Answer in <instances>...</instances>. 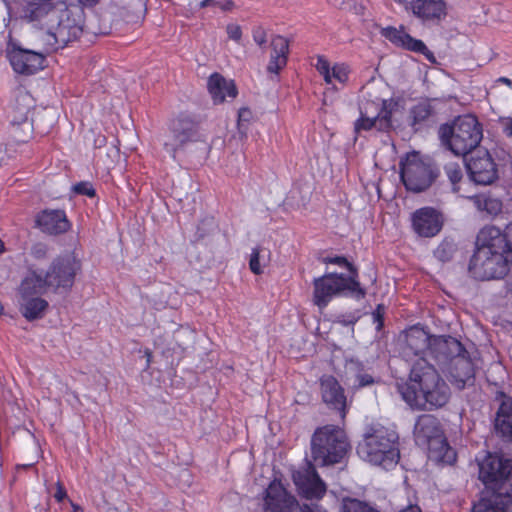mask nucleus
<instances>
[{"mask_svg": "<svg viewBox=\"0 0 512 512\" xmlns=\"http://www.w3.org/2000/svg\"><path fill=\"white\" fill-rule=\"evenodd\" d=\"M438 134L443 146L457 156H466L479 146L483 128L476 116L466 114L442 124Z\"/></svg>", "mask_w": 512, "mask_h": 512, "instance_id": "7", "label": "nucleus"}, {"mask_svg": "<svg viewBox=\"0 0 512 512\" xmlns=\"http://www.w3.org/2000/svg\"><path fill=\"white\" fill-rule=\"evenodd\" d=\"M81 262L74 256L66 254L54 258L48 268L43 271L34 265L28 266L25 283L27 288H43L55 294L71 291L77 274L81 271Z\"/></svg>", "mask_w": 512, "mask_h": 512, "instance_id": "3", "label": "nucleus"}, {"mask_svg": "<svg viewBox=\"0 0 512 512\" xmlns=\"http://www.w3.org/2000/svg\"><path fill=\"white\" fill-rule=\"evenodd\" d=\"M399 512H422L418 505H409L406 508L400 510Z\"/></svg>", "mask_w": 512, "mask_h": 512, "instance_id": "56", "label": "nucleus"}, {"mask_svg": "<svg viewBox=\"0 0 512 512\" xmlns=\"http://www.w3.org/2000/svg\"><path fill=\"white\" fill-rule=\"evenodd\" d=\"M441 101L437 98H422L410 108V125L415 132L436 122Z\"/></svg>", "mask_w": 512, "mask_h": 512, "instance_id": "22", "label": "nucleus"}, {"mask_svg": "<svg viewBox=\"0 0 512 512\" xmlns=\"http://www.w3.org/2000/svg\"><path fill=\"white\" fill-rule=\"evenodd\" d=\"M262 251L263 250L260 247H256L252 250V253L250 255L249 268L256 275H260L263 273V268L260 263V259L263 258V256L261 255Z\"/></svg>", "mask_w": 512, "mask_h": 512, "instance_id": "42", "label": "nucleus"}, {"mask_svg": "<svg viewBox=\"0 0 512 512\" xmlns=\"http://www.w3.org/2000/svg\"><path fill=\"white\" fill-rule=\"evenodd\" d=\"M450 375L459 389L474 385L475 369L468 352L450 362Z\"/></svg>", "mask_w": 512, "mask_h": 512, "instance_id": "27", "label": "nucleus"}, {"mask_svg": "<svg viewBox=\"0 0 512 512\" xmlns=\"http://www.w3.org/2000/svg\"><path fill=\"white\" fill-rule=\"evenodd\" d=\"M73 192L78 195H85L90 198H93L96 196V190L94 189L92 183L88 181H81L76 183L73 188Z\"/></svg>", "mask_w": 512, "mask_h": 512, "instance_id": "43", "label": "nucleus"}, {"mask_svg": "<svg viewBox=\"0 0 512 512\" xmlns=\"http://www.w3.org/2000/svg\"><path fill=\"white\" fill-rule=\"evenodd\" d=\"M313 286V302L319 308L326 307L334 296H349L361 300L367 294L359 280L346 277V274L343 273H326L315 278Z\"/></svg>", "mask_w": 512, "mask_h": 512, "instance_id": "9", "label": "nucleus"}, {"mask_svg": "<svg viewBox=\"0 0 512 512\" xmlns=\"http://www.w3.org/2000/svg\"><path fill=\"white\" fill-rule=\"evenodd\" d=\"M252 117V112L249 108H241L238 112V121L240 122H248Z\"/></svg>", "mask_w": 512, "mask_h": 512, "instance_id": "53", "label": "nucleus"}, {"mask_svg": "<svg viewBox=\"0 0 512 512\" xmlns=\"http://www.w3.org/2000/svg\"><path fill=\"white\" fill-rule=\"evenodd\" d=\"M371 105H374V101H366L359 106L360 117L354 122V133L356 135L362 131H370L373 128L378 131L377 116L369 113V106Z\"/></svg>", "mask_w": 512, "mask_h": 512, "instance_id": "36", "label": "nucleus"}, {"mask_svg": "<svg viewBox=\"0 0 512 512\" xmlns=\"http://www.w3.org/2000/svg\"><path fill=\"white\" fill-rule=\"evenodd\" d=\"M200 7H219L224 11H229L234 7V3L231 0H203L200 2Z\"/></svg>", "mask_w": 512, "mask_h": 512, "instance_id": "45", "label": "nucleus"}, {"mask_svg": "<svg viewBox=\"0 0 512 512\" xmlns=\"http://www.w3.org/2000/svg\"><path fill=\"white\" fill-rule=\"evenodd\" d=\"M340 512H379L368 503L356 498L345 497L341 502Z\"/></svg>", "mask_w": 512, "mask_h": 512, "instance_id": "39", "label": "nucleus"}, {"mask_svg": "<svg viewBox=\"0 0 512 512\" xmlns=\"http://www.w3.org/2000/svg\"><path fill=\"white\" fill-rule=\"evenodd\" d=\"M8 58L13 70L21 75H33L45 67V54L14 46L8 52Z\"/></svg>", "mask_w": 512, "mask_h": 512, "instance_id": "16", "label": "nucleus"}, {"mask_svg": "<svg viewBox=\"0 0 512 512\" xmlns=\"http://www.w3.org/2000/svg\"><path fill=\"white\" fill-rule=\"evenodd\" d=\"M425 448H427L428 457L432 461L449 465L456 461V451L449 445L445 435L440 437V439L434 440Z\"/></svg>", "mask_w": 512, "mask_h": 512, "instance_id": "34", "label": "nucleus"}, {"mask_svg": "<svg viewBox=\"0 0 512 512\" xmlns=\"http://www.w3.org/2000/svg\"><path fill=\"white\" fill-rule=\"evenodd\" d=\"M316 467L312 462H307L304 471H298L293 475L299 492L307 499H319L326 492V485L318 475Z\"/></svg>", "mask_w": 512, "mask_h": 512, "instance_id": "19", "label": "nucleus"}, {"mask_svg": "<svg viewBox=\"0 0 512 512\" xmlns=\"http://www.w3.org/2000/svg\"><path fill=\"white\" fill-rule=\"evenodd\" d=\"M145 355L147 357V366H149L150 362H151V358H152V352L150 350H146L145 351Z\"/></svg>", "mask_w": 512, "mask_h": 512, "instance_id": "59", "label": "nucleus"}, {"mask_svg": "<svg viewBox=\"0 0 512 512\" xmlns=\"http://www.w3.org/2000/svg\"><path fill=\"white\" fill-rule=\"evenodd\" d=\"M495 401L499 402L494 420L495 433L504 443L512 446V396L498 391Z\"/></svg>", "mask_w": 512, "mask_h": 512, "instance_id": "21", "label": "nucleus"}, {"mask_svg": "<svg viewBox=\"0 0 512 512\" xmlns=\"http://www.w3.org/2000/svg\"><path fill=\"white\" fill-rule=\"evenodd\" d=\"M504 133L506 136L511 137L512 136V118L508 120V122L504 126Z\"/></svg>", "mask_w": 512, "mask_h": 512, "instance_id": "55", "label": "nucleus"}, {"mask_svg": "<svg viewBox=\"0 0 512 512\" xmlns=\"http://www.w3.org/2000/svg\"><path fill=\"white\" fill-rule=\"evenodd\" d=\"M512 233L506 228L483 227L476 237L475 250L470 258L468 273L475 280L503 279L511 270Z\"/></svg>", "mask_w": 512, "mask_h": 512, "instance_id": "1", "label": "nucleus"}, {"mask_svg": "<svg viewBox=\"0 0 512 512\" xmlns=\"http://www.w3.org/2000/svg\"><path fill=\"white\" fill-rule=\"evenodd\" d=\"M33 106V97L28 92L19 91L15 96L8 115L11 124L13 126L24 125L27 129H30L29 115Z\"/></svg>", "mask_w": 512, "mask_h": 512, "instance_id": "28", "label": "nucleus"}, {"mask_svg": "<svg viewBox=\"0 0 512 512\" xmlns=\"http://www.w3.org/2000/svg\"><path fill=\"white\" fill-rule=\"evenodd\" d=\"M506 231H507V234L508 233H512V223H510V224H508L506 226ZM510 246H511V250H512V241H511V245Z\"/></svg>", "mask_w": 512, "mask_h": 512, "instance_id": "61", "label": "nucleus"}, {"mask_svg": "<svg viewBox=\"0 0 512 512\" xmlns=\"http://www.w3.org/2000/svg\"><path fill=\"white\" fill-rule=\"evenodd\" d=\"M270 45L272 48V53L270 56L269 64L267 66V72L278 74L280 70H282L287 64L289 54V41L281 35H275L271 39Z\"/></svg>", "mask_w": 512, "mask_h": 512, "instance_id": "31", "label": "nucleus"}, {"mask_svg": "<svg viewBox=\"0 0 512 512\" xmlns=\"http://www.w3.org/2000/svg\"><path fill=\"white\" fill-rule=\"evenodd\" d=\"M360 319L355 313L340 314L337 316L336 322L343 326H353Z\"/></svg>", "mask_w": 512, "mask_h": 512, "instance_id": "50", "label": "nucleus"}, {"mask_svg": "<svg viewBox=\"0 0 512 512\" xmlns=\"http://www.w3.org/2000/svg\"><path fill=\"white\" fill-rule=\"evenodd\" d=\"M26 281V274L21 280L18 287V294L20 296V312L27 321H35L42 319L49 308V303L40 296L46 294L47 291L43 288L29 289L30 286Z\"/></svg>", "mask_w": 512, "mask_h": 512, "instance_id": "15", "label": "nucleus"}, {"mask_svg": "<svg viewBox=\"0 0 512 512\" xmlns=\"http://www.w3.org/2000/svg\"><path fill=\"white\" fill-rule=\"evenodd\" d=\"M218 226L213 217H206L202 219L194 234V241L200 242L211 237L217 230Z\"/></svg>", "mask_w": 512, "mask_h": 512, "instance_id": "38", "label": "nucleus"}, {"mask_svg": "<svg viewBox=\"0 0 512 512\" xmlns=\"http://www.w3.org/2000/svg\"><path fill=\"white\" fill-rule=\"evenodd\" d=\"M465 166L470 180L477 185H492L499 179L498 165L487 150L477 151L465 160Z\"/></svg>", "mask_w": 512, "mask_h": 512, "instance_id": "13", "label": "nucleus"}, {"mask_svg": "<svg viewBox=\"0 0 512 512\" xmlns=\"http://www.w3.org/2000/svg\"><path fill=\"white\" fill-rule=\"evenodd\" d=\"M399 175L407 191L421 193L435 183L440 169L430 156L413 150L400 158Z\"/></svg>", "mask_w": 512, "mask_h": 512, "instance_id": "8", "label": "nucleus"}, {"mask_svg": "<svg viewBox=\"0 0 512 512\" xmlns=\"http://www.w3.org/2000/svg\"><path fill=\"white\" fill-rule=\"evenodd\" d=\"M369 113L375 114V107L374 106H369Z\"/></svg>", "mask_w": 512, "mask_h": 512, "instance_id": "63", "label": "nucleus"}, {"mask_svg": "<svg viewBox=\"0 0 512 512\" xmlns=\"http://www.w3.org/2000/svg\"><path fill=\"white\" fill-rule=\"evenodd\" d=\"M398 391L412 409L421 411L442 408L451 396L449 385L423 357L412 364L408 380L398 385Z\"/></svg>", "mask_w": 512, "mask_h": 512, "instance_id": "2", "label": "nucleus"}, {"mask_svg": "<svg viewBox=\"0 0 512 512\" xmlns=\"http://www.w3.org/2000/svg\"><path fill=\"white\" fill-rule=\"evenodd\" d=\"M99 0H79L80 3L84 5H94L98 3Z\"/></svg>", "mask_w": 512, "mask_h": 512, "instance_id": "57", "label": "nucleus"}, {"mask_svg": "<svg viewBox=\"0 0 512 512\" xmlns=\"http://www.w3.org/2000/svg\"><path fill=\"white\" fill-rule=\"evenodd\" d=\"M433 336L419 326H412L405 331L404 352L418 356L425 351H431Z\"/></svg>", "mask_w": 512, "mask_h": 512, "instance_id": "29", "label": "nucleus"}, {"mask_svg": "<svg viewBox=\"0 0 512 512\" xmlns=\"http://www.w3.org/2000/svg\"><path fill=\"white\" fill-rule=\"evenodd\" d=\"M509 290L512 292V281L509 283Z\"/></svg>", "mask_w": 512, "mask_h": 512, "instance_id": "64", "label": "nucleus"}, {"mask_svg": "<svg viewBox=\"0 0 512 512\" xmlns=\"http://www.w3.org/2000/svg\"><path fill=\"white\" fill-rule=\"evenodd\" d=\"M25 5L21 8L20 18L39 29L48 28V23L57 14V7L51 0H24Z\"/></svg>", "mask_w": 512, "mask_h": 512, "instance_id": "18", "label": "nucleus"}, {"mask_svg": "<svg viewBox=\"0 0 512 512\" xmlns=\"http://www.w3.org/2000/svg\"><path fill=\"white\" fill-rule=\"evenodd\" d=\"M445 216L442 211L425 206L415 210L411 214V228L420 238H433L443 229Z\"/></svg>", "mask_w": 512, "mask_h": 512, "instance_id": "14", "label": "nucleus"}, {"mask_svg": "<svg viewBox=\"0 0 512 512\" xmlns=\"http://www.w3.org/2000/svg\"><path fill=\"white\" fill-rule=\"evenodd\" d=\"M228 37L236 42H240L242 38V29L237 24H228L226 27Z\"/></svg>", "mask_w": 512, "mask_h": 512, "instance_id": "52", "label": "nucleus"}, {"mask_svg": "<svg viewBox=\"0 0 512 512\" xmlns=\"http://www.w3.org/2000/svg\"><path fill=\"white\" fill-rule=\"evenodd\" d=\"M411 7L414 15L423 20L440 19L445 15V3L442 0H414Z\"/></svg>", "mask_w": 512, "mask_h": 512, "instance_id": "33", "label": "nucleus"}, {"mask_svg": "<svg viewBox=\"0 0 512 512\" xmlns=\"http://www.w3.org/2000/svg\"><path fill=\"white\" fill-rule=\"evenodd\" d=\"M484 209L490 214H498L502 209V202L498 199L487 198L484 200Z\"/></svg>", "mask_w": 512, "mask_h": 512, "instance_id": "49", "label": "nucleus"}, {"mask_svg": "<svg viewBox=\"0 0 512 512\" xmlns=\"http://www.w3.org/2000/svg\"><path fill=\"white\" fill-rule=\"evenodd\" d=\"M319 385L322 401L329 409L339 413L341 418H345L348 409L347 397L340 382L333 375H323L319 379Z\"/></svg>", "mask_w": 512, "mask_h": 512, "instance_id": "17", "label": "nucleus"}, {"mask_svg": "<svg viewBox=\"0 0 512 512\" xmlns=\"http://www.w3.org/2000/svg\"><path fill=\"white\" fill-rule=\"evenodd\" d=\"M83 10L80 7L57 8V14L47 28V42L53 49L64 48L83 33Z\"/></svg>", "mask_w": 512, "mask_h": 512, "instance_id": "10", "label": "nucleus"}, {"mask_svg": "<svg viewBox=\"0 0 512 512\" xmlns=\"http://www.w3.org/2000/svg\"><path fill=\"white\" fill-rule=\"evenodd\" d=\"M207 87L215 104L223 103L226 97L234 99L238 94L234 81H227L219 73H214L209 77Z\"/></svg>", "mask_w": 512, "mask_h": 512, "instance_id": "30", "label": "nucleus"}, {"mask_svg": "<svg viewBox=\"0 0 512 512\" xmlns=\"http://www.w3.org/2000/svg\"><path fill=\"white\" fill-rule=\"evenodd\" d=\"M253 39L260 46L264 47L267 42L266 31L263 27L257 26L253 29Z\"/></svg>", "mask_w": 512, "mask_h": 512, "instance_id": "51", "label": "nucleus"}, {"mask_svg": "<svg viewBox=\"0 0 512 512\" xmlns=\"http://www.w3.org/2000/svg\"><path fill=\"white\" fill-rule=\"evenodd\" d=\"M73 512H83L82 508L78 505L72 504Z\"/></svg>", "mask_w": 512, "mask_h": 512, "instance_id": "60", "label": "nucleus"}, {"mask_svg": "<svg viewBox=\"0 0 512 512\" xmlns=\"http://www.w3.org/2000/svg\"><path fill=\"white\" fill-rule=\"evenodd\" d=\"M35 226L45 234L60 235L71 228V223L64 210L44 209L37 213Z\"/></svg>", "mask_w": 512, "mask_h": 512, "instance_id": "24", "label": "nucleus"}, {"mask_svg": "<svg viewBox=\"0 0 512 512\" xmlns=\"http://www.w3.org/2000/svg\"><path fill=\"white\" fill-rule=\"evenodd\" d=\"M459 248L455 239L451 236L444 237L433 251L434 258L442 264L452 262Z\"/></svg>", "mask_w": 512, "mask_h": 512, "instance_id": "37", "label": "nucleus"}, {"mask_svg": "<svg viewBox=\"0 0 512 512\" xmlns=\"http://www.w3.org/2000/svg\"><path fill=\"white\" fill-rule=\"evenodd\" d=\"M325 264H336L341 267L347 268L349 274L346 277H352L353 280H358V269L354 264L348 261L344 256H326L321 259Z\"/></svg>", "mask_w": 512, "mask_h": 512, "instance_id": "40", "label": "nucleus"}, {"mask_svg": "<svg viewBox=\"0 0 512 512\" xmlns=\"http://www.w3.org/2000/svg\"><path fill=\"white\" fill-rule=\"evenodd\" d=\"M476 462L478 479L484 486L482 494L496 495L500 502L512 504V458L487 451Z\"/></svg>", "mask_w": 512, "mask_h": 512, "instance_id": "5", "label": "nucleus"}, {"mask_svg": "<svg viewBox=\"0 0 512 512\" xmlns=\"http://www.w3.org/2000/svg\"><path fill=\"white\" fill-rule=\"evenodd\" d=\"M467 353L464 345L449 335L433 336L430 354L441 364L450 363Z\"/></svg>", "mask_w": 512, "mask_h": 512, "instance_id": "23", "label": "nucleus"}, {"mask_svg": "<svg viewBox=\"0 0 512 512\" xmlns=\"http://www.w3.org/2000/svg\"><path fill=\"white\" fill-rule=\"evenodd\" d=\"M67 496L66 490L63 486L58 485L57 491L54 495L55 499L59 502L63 501V499Z\"/></svg>", "mask_w": 512, "mask_h": 512, "instance_id": "54", "label": "nucleus"}, {"mask_svg": "<svg viewBox=\"0 0 512 512\" xmlns=\"http://www.w3.org/2000/svg\"><path fill=\"white\" fill-rule=\"evenodd\" d=\"M317 70L319 71V73L321 75H323L324 77V80L326 83H331V69H330V65H329V62L320 57L318 59V63H317Z\"/></svg>", "mask_w": 512, "mask_h": 512, "instance_id": "48", "label": "nucleus"}, {"mask_svg": "<svg viewBox=\"0 0 512 512\" xmlns=\"http://www.w3.org/2000/svg\"><path fill=\"white\" fill-rule=\"evenodd\" d=\"M351 449L348 438L335 425L318 427L311 436V461L318 467H331L343 462Z\"/></svg>", "mask_w": 512, "mask_h": 512, "instance_id": "6", "label": "nucleus"}, {"mask_svg": "<svg viewBox=\"0 0 512 512\" xmlns=\"http://www.w3.org/2000/svg\"><path fill=\"white\" fill-rule=\"evenodd\" d=\"M4 252H5V244H4V242L0 239V255H1L2 253H4Z\"/></svg>", "mask_w": 512, "mask_h": 512, "instance_id": "62", "label": "nucleus"}, {"mask_svg": "<svg viewBox=\"0 0 512 512\" xmlns=\"http://www.w3.org/2000/svg\"><path fill=\"white\" fill-rule=\"evenodd\" d=\"M30 254L36 260H43L47 257L48 254V246L44 243H35L31 247Z\"/></svg>", "mask_w": 512, "mask_h": 512, "instance_id": "47", "label": "nucleus"}, {"mask_svg": "<svg viewBox=\"0 0 512 512\" xmlns=\"http://www.w3.org/2000/svg\"><path fill=\"white\" fill-rule=\"evenodd\" d=\"M499 82H502V83H505L509 86H512V81L509 79V78H506V77H500L498 79Z\"/></svg>", "mask_w": 512, "mask_h": 512, "instance_id": "58", "label": "nucleus"}, {"mask_svg": "<svg viewBox=\"0 0 512 512\" xmlns=\"http://www.w3.org/2000/svg\"><path fill=\"white\" fill-rule=\"evenodd\" d=\"M478 502L474 503L471 512H509L512 504L500 502L496 495L482 494Z\"/></svg>", "mask_w": 512, "mask_h": 512, "instance_id": "35", "label": "nucleus"}, {"mask_svg": "<svg viewBox=\"0 0 512 512\" xmlns=\"http://www.w3.org/2000/svg\"><path fill=\"white\" fill-rule=\"evenodd\" d=\"M334 78L340 83H345L348 80V68L344 64L335 65L331 69V79Z\"/></svg>", "mask_w": 512, "mask_h": 512, "instance_id": "46", "label": "nucleus"}, {"mask_svg": "<svg viewBox=\"0 0 512 512\" xmlns=\"http://www.w3.org/2000/svg\"><path fill=\"white\" fill-rule=\"evenodd\" d=\"M344 369L345 382L353 390H358L379 382V379L373 377L368 372L365 365L358 359L347 360Z\"/></svg>", "mask_w": 512, "mask_h": 512, "instance_id": "26", "label": "nucleus"}, {"mask_svg": "<svg viewBox=\"0 0 512 512\" xmlns=\"http://www.w3.org/2000/svg\"><path fill=\"white\" fill-rule=\"evenodd\" d=\"M386 307L384 304H378L372 312L373 323L376 324V331L381 332L384 328V316Z\"/></svg>", "mask_w": 512, "mask_h": 512, "instance_id": "44", "label": "nucleus"}, {"mask_svg": "<svg viewBox=\"0 0 512 512\" xmlns=\"http://www.w3.org/2000/svg\"><path fill=\"white\" fill-rule=\"evenodd\" d=\"M375 116L378 121L379 132H390L394 129L392 115L398 110L399 100L390 98L374 101Z\"/></svg>", "mask_w": 512, "mask_h": 512, "instance_id": "32", "label": "nucleus"}, {"mask_svg": "<svg viewBox=\"0 0 512 512\" xmlns=\"http://www.w3.org/2000/svg\"><path fill=\"white\" fill-rule=\"evenodd\" d=\"M265 512H329L318 504L299 505L280 482L273 481L266 489Z\"/></svg>", "mask_w": 512, "mask_h": 512, "instance_id": "12", "label": "nucleus"}, {"mask_svg": "<svg viewBox=\"0 0 512 512\" xmlns=\"http://www.w3.org/2000/svg\"><path fill=\"white\" fill-rule=\"evenodd\" d=\"M444 171L452 184L453 192H459L458 184L463 178V172L460 164L450 162L444 166Z\"/></svg>", "mask_w": 512, "mask_h": 512, "instance_id": "41", "label": "nucleus"}, {"mask_svg": "<svg viewBox=\"0 0 512 512\" xmlns=\"http://www.w3.org/2000/svg\"><path fill=\"white\" fill-rule=\"evenodd\" d=\"M171 140L164 143V149L173 159L190 143L203 141L200 119L189 113H180L169 125Z\"/></svg>", "mask_w": 512, "mask_h": 512, "instance_id": "11", "label": "nucleus"}, {"mask_svg": "<svg viewBox=\"0 0 512 512\" xmlns=\"http://www.w3.org/2000/svg\"><path fill=\"white\" fill-rule=\"evenodd\" d=\"M381 35L388 39L392 44L402 49L419 53L431 62L436 63V58L432 51H430L422 40L413 38L410 34L404 31V28L397 29L388 26L381 30Z\"/></svg>", "mask_w": 512, "mask_h": 512, "instance_id": "20", "label": "nucleus"}, {"mask_svg": "<svg viewBox=\"0 0 512 512\" xmlns=\"http://www.w3.org/2000/svg\"><path fill=\"white\" fill-rule=\"evenodd\" d=\"M413 434L416 444L425 448L434 440L444 436V431L436 416L432 414H422L416 419Z\"/></svg>", "mask_w": 512, "mask_h": 512, "instance_id": "25", "label": "nucleus"}, {"mask_svg": "<svg viewBox=\"0 0 512 512\" xmlns=\"http://www.w3.org/2000/svg\"><path fill=\"white\" fill-rule=\"evenodd\" d=\"M357 454L373 465L390 469L400 459L399 435L381 424L369 425L357 445Z\"/></svg>", "mask_w": 512, "mask_h": 512, "instance_id": "4", "label": "nucleus"}]
</instances>
